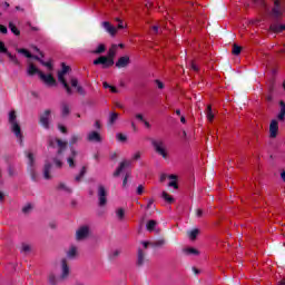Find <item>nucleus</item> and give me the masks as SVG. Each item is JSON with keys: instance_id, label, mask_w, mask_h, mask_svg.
<instances>
[{"instance_id": "obj_10", "label": "nucleus", "mask_w": 285, "mask_h": 285, "mask_svg": "<svg viewBox=\"0 0 285 285\" xmlns=\"http://www.w3.org/2000/svg\"><path fill=\"white\" fill-rule=\"evenodd\" d=\"M39 78L41 79V81H43V83H46V86H57V80L55 79L52 73L46 75L42 71L39 72Z\"/></svg>"}, {"instance_id": "obj_45", "label": "nucleus", "mask_w": 285, "mask_h": 285, "mask_svg": "<svg viewBox=\"0 0 285 285\" xmlns=\"http://www.w3.org/2000/svg\"><path fill=\"white\" fill-rule=\"evenodd\" d=\"M163 199H165V202H167V204H173V202H175V198H173V196H170L166 191H163Z\"/></svg>"}, {"instance_id": "obj_54", "label": "nucleus", "mask_w": 285, "mask_h": 285, "mask_svg": "<svg viewBox=\"0 0 285 285\" xmlns=\"http://www.w3.org/2000/svg\"><path fill=\"white\" fill-rule=\"evenodd\" d=\"M58 130H60V132H62L63 135L68 132V128H66V126L63 125H58Z\"/></svg>"}, {"instance_id": "obj_11", "label": "nucleus", "mask_w": 285, "mask_h": 285, "mask_svg": "<svg viewBox=\"0 0 285 285\" xmlns=\"http://www.w3.org/2000/svg\"><path fill=\"white\" fill-rule=\"evenodd\" d=\"M90 235V228L88 226H82L76 232L77 242H81L86 239Z\"/></svg>"}, {"instance_id": "obj_38", "label": "nucleus", "mask_w": 285, "mask_h": 285, "mask_svg": "<svg viewBox=\"0 0 285 285\" xmlns=\"http://www.w3.org/2000/svg\"><path fill=\"white\" fill-rule=\"evenodd\" d=\"M35 207L32 206V204H30V203H28L27 205H24L23 207H22V213H23V215H30V213H32V209H33Z\"/></svg>"}, {"instance_id": "obj_61", "label": "nucleus", "mask_w": 285, "mask_h": 285, "mask_svg": "<svg viewBox=\"0 0 285 285\" xmlns=\"http://www.w3.org/2000/svg\"><path fill=\"white\" fill-rule=\"evenodd\" d=\"M190 66L191 70H194L195 72H199V67H197L195 62H191Z\"/></svg>"}, {"instance_id": "obj_56", "label": "nucleus", "mask_w": 285, "mask_h": 285, "mask_svg": "<svg viewBox=\"0 0 285 285\" xmlns=\"http://www.w3.org/2000/svg\"><path fill=\"white\" fill-rule=\"evenodd\" d=\"M196 217H204V209L202 208L196 209Z\"/></svg>"}, {"instance_id": "obj_3", "label": "nucleus", "mask_w": 285, "mask_h": 285, "mask_svg": "<svg viewBox=\"0 0 285 285\" xmlns=\"http://www.w3.org/2000/svg\"><path fill=\"white\" fill-rule=\"evenodd\" d=\"M9 124L11 126V132H13L14 137L19 140L20 145H23V132H21V125L17 121V111H9Z\"/></svg>"}, {"instance_id": "obj_53", "label": "nucleus", "mask_w": 285, "mask_h": 285, "mask_svg": "<svg viewBox=\"0 0 285 285\" xmlns=\"http://www.w3.org/2000/svg\"><path fill=\"white\" fill-rule=\"evenodd\" d=\"M168 186L170 188H175L176 190H177V188H179V185L177 184V180L169 181Z\"/></svg>"}, {"instance_id": "obj_46", "label": "nucleus", "mask_w": 285, "mask_h": 285, "mask_svg": "<svg viewBox=\"0 0 285 285\" xmlns=\"http://www.w3.org/2000/svg\"><path fill=\"white\" fill-rule=\"evenodd\" d=\"M30 250H32V247H30V245L22 244L20 253H23V255H28V253H30Z\"/></svg>"}, {"instance_id": "obj_20", "label": "nucleus", "mask_w": 285, "mask_h": 285, "mask_svg": "<svg viewBox=\"0 0 285 285\" xmlns=\"http://www.w3.org/2000/svg\"><path fill=\"white\" fill-rule=\"evenodd\" d=\"M102 27L105 28V30H107V32H109V35H111V37H115V35H117V28L110 24V22H102Z\"/></svg>"}, {"instance_id": "obj_30", "label": "nucleus", "mask_w": 285, "mask_h": 285, "mask_svg": "<svg viewBox=\"0 0 285 285\" xmlns=\"http://www.w3.org/2000/svg\"><path fill=\"white\" fill-rule=\"evenodd\" d=\"M68 259H75L77 257V246H71L67 252Z\"/></svg>"}, {"instance_id": "obj_41", "label": "nucleus", "mask_w": 285, "mask_h": 285, "mask_svg": "<svg viewBox=\"0 0 285 285\" xmlns=\"http://www.w3.org/2000/svg\"><path fill=\"white\" fill-rule=\"evenodd\" d=\"M7 173H8L9 177H17V169L12 165L8 166Z\"/></svg>"}, {"instance_id": "obj_50", "label": "nucleus", "mask_w": 285, "mask_h": 285, "mask_svg": "<svg viewBox=\"0 0 285 285\" xmlns=\"http://www.w3.org/2000/svg\"><path fill=\"white\" fill-rule=\"evenodd\" d=\"M40 63L41 66H45V68H48V70H52V62L50 61H43V60H40Z\"/></svg>"}, {"instance_id": "obj_4", "label": "nucleus", "mask_w": 285, "mask_h": 285, "mask_svg": "<svg viewBox=\"0 0 285 285\" xmlns=\"http://www.w3.org/2000/svg\"><path fill=\"white\" fill-rule=\"evenodd\" d=\"M61 68L62 69L58 71V81L62 85L67 95H72V88H70V85L66 80V75H68L70 71V66H67L66 62H62Z\"/></svg>"}, {"instance_id": "obj_14", "label": "nucleus", "mask_w": 285, "mask_h": 285, "mask_svg": "<svg viewBox=\"0 0 285 285\" xmlns=\"http://www.w3.org/2000/svg\"><path fill=\"white\" fill-rule=\"evenodd\" d=\"M70 83L72 88H76L79 95L86 97V90L79 85V80L77 78H71Z\"/></svg>"}, {"instance_id": "obj_33", "label": "nucleus", "mask_w": 285, "mask_h": 285, "mask_svg": "<svg viewBox=\"0 0 285 285\" xmlns=\"http://www.w3.org/2000/svg\"><path fill=\"white\" fill-rule=\"evenodd\" d=\"M48 282L50 285H58L59 284V277L57 275L50 273L48 276Z\"/></svg>"}, {"instance_id": "obj_35", "label": "nucleus", "mask_w": 285, "mask_h": 285, "mask_svg": "<svg viewBox=\"0 0 285 285\" xmlns=\"http://www.w3.org/2000/svg\"><path fill=\"white\" fill-rule=\"evenodd\" d=\"M86 173H87V168H86V166H83V167L80 169L79 175H77V176L75 177V181H81V179H83V177H86Z\"/></svg>"}, {"instance_id": "obj_62", "label": "nucleus", "mask_w": 285, "mask_h": 285, "mask_svg": "<svg viewBox=\"0 0 285 285\" xmlns=\"http://www.w3.org/2000/svg\"><path fill=\"white\" fill-rule=\"evenodd\" d=\"M135 118L138 119V121H145L144 115L141 114H136Z\"/></svg>"}, {"instance_id": "obj_26", "label": "nucleus", "mask_w": 285, "mask_h": 285, "mask_svg": "<svg viewBox=\"0 0 285 285\" xmlns=\"http://www.w3.org/2000/svg\"><path fill=\"white\" fill-rule=\"evenodd\" d=\"M119 255H121V249H114L109 253L108 255V259L110 262H115V259H117L119 257Z\"/></svg>"}, {"instance_id": "obj_37", "label": "nucleus", "mask_w": 285, "mask_h": 285, "mask_svg": "<svg viewBox=\"0 0 285 285\" xmlns=\"http://www.w3.org/2000/svg\"><path fill=\"white\" fill-rule=\"evenodd\" d=\"M17 52L19 55H23L27 59H32V53H30L28 49L20 48V49H17Z\"/></svg>"}, {"instance_id": "obj_52", "label": "nucleus", "mask_w": 285, "mask_h": 285, "mask_svg": "<svg viewBox=\"0 0 285 285\" xmlns=\"http://www.w3.org/2000/svg\"><path fill=\"white\" fill-rule=\"evenodd\" d=\"M53 164H55L56 168H62V166H63V163L58 158H53Z\"/></svg>"}, {"instance_id": "obj_60", "label": "nucleus", "mask_w": 285, "mask_h": 285, "mask_svg": "<svg viewBox=\"0 0 285 285\" xmlns=\"http://www.w3.org/2000/svg\"><path fill=\"white\" fill-rule=\"evenodd\" d=\"M116 21H118V30H124V22L119 18Z\"/></svg>"}, {"instance_id": "obj_16", "label": "nucleus", "mask_w": 285, "mask_h": 285, "mask_svg": "<svg viewBox=\"0 0 285 285\" xmlns=\"http://www.w3.org/2000/svg\"><path fill=\"white\" fill-rule=\"evenodd\" d=\"M55 141L58 146L57 155H63L66 148H68V141H63L60 138H55Z\"/></svg>"}, {"instance_id": "obj_18", "label": "nucleus", "mask_w": 285, "mask_h": 285, "mask_svg": "<svg viewBox=\"0 0 285 285\" xmlns=\"http://www.w3.org/2000/svg\"><path fill=\"white\" fill-rule=\"evenodd\" d=\"M128 166H130V160H124L120 163L119 167L116 169V171L114 173V177H119L121 175V173H124L125 168H128Z\"/></svg>"}, {"instance_id": "obj_47", "label": "nucleus", "mask_w": 285, "mask_h": 285, "mask_svg": "<svg viewBox=\"0 0 285 285\" xmlns=\"http://www.w3.org/2000/svg\"><path fill=\"white\" fill-rule=\"evenodd\" d=\"M197 235H199V230L197 228L189 232V238L194 242V239H197Z\"/></svg>"}, {"instance_id": "obj_6", "label": "nucleus", "mask_w": 285, "mask_h": 285, "mask_svg": "<svg viewBox=\"0 0 285 285\" xmlns=\"http://www.w3.org/2000/svg\"><path fill=\"white\" fill-rule=\"evenodd\" d=\"M149 262L150 259L148 258V254L144 249L138 248L136 266L138 268H144V266H146V264H148Z\"/></svg>"}, {"instance_id": "obj_2", "label": "nucleus", "mask_w": 285, "mask_h": 285, "mask_svg": "<svg viewBox=\"0 0 285 285\" xmlns=\"http://www.w3.org/2000/svg\"><path fill=\"white\" fill-rule=\"evenodd\" d=\"M83 137L80 134H73L71 135V138L69 140L70 145V156L67 158V164L69 168H77V164L75 163V159L79 157V151L75 149V144H78V141H81Z\"/></svg>"}, {"instance_id": "obj_7", "label": "nucleus", "mask_w": 285, "mask_h": 285, "mask_svg": "<svg viewBox=\"0 0 285 285\" xmlns=\"http://www.w3.org/2000/svg\"><path fill=\"white\" fill-rule=\"evenodd\" d=\"M108 204V190L104 185L98 186V205L100 207L106 206Z\"/></svg>"}, {"instance_id": "obj_9", "label": "nucleus", "mask_w": 285, "mask_h": 285, "mask_svg": "<svg viewBox=\"0 0 285 285\" xmlns=\"http://www.w3.org/2000/svg\"><path fill=\"white\" fill-rule=\"evenodd\" d=\"M272 14L277 19L284 14V3L282 0H274V7L272 9Z\"/></svg>"}, {"instance_id": "obj_44", "label": "nucleus", "mask_w": 285, "mask_h": 285, "mask_svg": "<svg viewBox=\"0 0 285 285\" xmlns=\"http://www.w3.org/2000/svg\"><path fill=\"white\" fill-rule=\"evenodd\" d=\"M165 244H166V239L161 238V239H158V240L151 243V246L154 248H160V246H165Z\"/></svg>"}, {"instance_id": "obj_36", "label": "nucleus", "mask_w": 285, "mask_h": 285, "mask_svg": "<svg viewBox=\"0 0 285 285\" xmlns=\"http://www.w3.org/2000/svg\"><path fill=\"white\" fill-rule=\"evenodd\" d=\"M106 52V45L100 43L96 50L92 51L94 55H104Z\"/></svg>"}, {"instance_id": "obj_49", "label": "nucleus", "mask_w": 285, "mask_h": 285, "mask_svg": "<svg viewBox=\"0 0 285 285\" xmlns=\"http://www.w3.org/2000/svg\"><path fill=\"white\" fill-rule=\"evenodd\" d=\"M7 52H8V48L6 47V43H3V41L0 40V53L7 55Z\"/></svg>"}, {"instance_id": "obj_57", "label": "nucleus", "mask_w": 285, "mask_h": 285, "mask_svg": "<svg viewBox=\"0 0 285 285\" xmlns=\"http://www.w3.org/2000/svg\"><path fill=\"white\" fill-rule=\"evenodd\" d=\"M137 195H144V185L137 187Z\"/></svg>"}, {"instance_id": "obj_28", "label": "nucleus", "mask_w": 285, "mask_h": 285, "mask_svg": "<svg viewBox=\"0 0 285 285\" xmlns=\"http://www.w3.org/2000/svg\"><path fill=\"white\" fill-rule=\"evenodd\" d=\"M70 115V106L67 102L61 104V116L68 117Z\"/></svg>"}, {"instance_id": "obj_39", "label": "nucleus", "mask_w": 285, "mask_h": 285, "mask_svg": "<svg viewBox=\"0 0 285 285\" xmlns=\"http://www.w3.org/2000/svg\"><path fill=\"white\" fill-rule=\"evenodd\" d=\"M27 170H28V173L31 177V180L37 181V177H39V176L37 175V171L35 170V167H28Z\"/></svg>"}, {"instance_id": "obj_55", "label": "nucleus", "mask_w": 285, "mask_h": 285, "mask_svg": "<svg viewBox=\"0 0 285 285\" xmlns=\"http://www.w3.org/2000/svg\"><path fill=\"white\" fill-rule=\"evenodd\" d=\"M0 32L1 35H6L8 32V27L0 24Z\"/></svg>"}, {"instance_id": "obj_22", "label": "nucleus", "mask_w": 285, "mask_h": 285, "mask_svg": "<svg viewBox=\"0 0 285 285\" xmlns=\"http://www.w3.org/2000/svg\"><path fill=\"white\" fill-rule=\"evenodd\" d=\"M269 30H271L272 32H276V33H278V32H284V30H285V24L273 23V24L269 26Z\"/></svg>"}, {"instance_id": "obj_1", "label": "nucleus", "mask_w": 285, "mask_h": 285, "mask_svg": "<svg viewBox=\"0 0 285 285\" xmlns=\"http://www.w3.org/2000/svg\"><path fill=\"white\" fill-rule=\"evenodd\" d=\"M117 56V47H112L108 50L107 56H100L94 60V66H102V69L112 68L115 66V57Z\"/></svg>"}, {"instance_id": "obj_43", "label": "nucleus", "mask_w": 285, "mask_h": 285, "mask_svg": "<svg viewBox=\"0 0 285 285\" xmlns=\"http://www.w3.org/2000/svg\"><path fill=\"white\" fill-rule=\"evenodd\" d=\"M207 119L208 121L215 119V114H213V107L210 105L207 106Z\"/></svg>"}, {"instance_id": "obj_17", "label": "nucleus", "mask_w": 285, "mask_h": 285, "mask_svg": "<svg viewBox=\"0 0 285 285\" xmlns=\"http://www.w3.org/2000/svg\"><path fill=\"white\" fill-rule=\"evenodd\" d=\"M61 279H66L70 275V267L68 266V261L66 258L61 259Z\"/></svg>"}, {"instance_id": "obj_24", "label": "nucleus", "mask_w": 285, "mask_h": 285, "mask_svg": "<svg viewBox=\"0 0 285 285\" xmlns=\"http://www.w3.org/2000/svg\"><path fill=\"white\" fill-rule=\"evenodd\" d=\"M56 188L57 190H63L68 195H71L72 193V189L69 186H67L66 183H59Z\"/></svg>"}, {"instance_id": "obj_58", "label": "nucleus", "mask_w": 285, "mask_h": 285, "mask_svg": "<svg viewBox=\"0 0 285 285\" xmlns=\"http://www.w3.org/2000/svg\"><path fill=\"white\" fill-rule=\"evenodd\" d=\"M128 177H130V175H129V174H126V175H125V178H124V180H122V187H124V188H126V185L128 184Z\"/></svg>"}, {"instance_id": "obj_23", "label": "nucleus", "mask_w": 285, "mask_h": 285, "mask_svg": "<svg viewBox=\"0 0 285 285\" xmlns=\"http://www.w3.org/2000/svg\"><path fill=\"white\" fill-rule=\"evenodd\" d=\"M256 8H262L263 10H268V3L266 0H252Z\"/></svg>"}, {"instance_id": "obj_40", "label": "nucleus", "mask_w": 285, "mask_h": 285, "mask_svg": "<svg viewBox=\"0 0 285 285\" xmlns=\"http://www.w3.org/2000/svg\"><path fill=\"white\" fill-rule=\"evenodd\" d=\"M232 53L235 55V57L242 55V47L237 43H234Z\"/></svg>"}, {"instance_id": "obj_34", "label": "nucleus", "mask_w": 285, "mask_h": 285, "mask_svg": "<svg viewBox=\"0 0 285 285\" xmlns=\"http://www.w3.org/2000/svg\"><path fill=\"white\" fill-rule=\"evenodd\" d=\"M119 119V114L117 112H110L109 114V126H112L115 124V121H117Z\"/></svg>"}, {"instance_id": "obj_27", "label": "nucleus", "mask_w": 285, "mask_h": 285, "mask_svg": "<svg viewBox=\"0 0 285 285\" xmlns=\"http://www.w3.org/2000/svg\"><path fill=\"white\" fill-rule=\"evenodd\" d=\"M184 255H199V249L194 247H186L183 249Z\"/></svg>"}, {"instance_id": "obj_19", "label": "nucleus", "mask_w": 285, "mask_h": 285, "mask_svg": "<svg viewBox=\"0 0 285 285\" xmlns=\"http://www.w3.org/2000/svg\"><path fill=\"white\" fill-rule=\"evenodd\" d=\"M50 170H52V164H50V161H46L43 166L45 179H52V176L50 175Z\"/></svg>"}, {"instance_id": "obj_13", "label": "nucleus", "mask_w": 285, "mask_h": 285, "mask_svg": "<svg viewBox=\"0 0 285 285\" xmlns=\"http://www.w3.org/2000/svg\"><path fill=\"white\" fill-rule=\"evenodd\" d=\"M130 66V57L129 56H122L116 61V68H128Z\"/></svg>"}, {"instance_id": "obj_31", "label": "nucleus", "mask_w": 285, "mask_h": 285, "mask_svg": "<svg viewBox=\"0 0 285 285\" xmlns=\"http://www.w3.org/2000/svg\"><path fill=\"white\" fill-rule=\"evenodd\" d=\"M9 30H11V32L16 36L19 37L21 35V31L19 30V28H17V26L14 24V22L10 21L9 22Z\"/></svg>"}, {"instance_id": "obj_21", "label": "nucleus", "mask_w": 285, "mask_h": 285, "mask_svg": "<svg viewBox=\"0 0 285 285\" xmlns=\"http://www.w3.org/2000/svg\"><path fill=\"white\" fill-rule=\"evenodd\" d=\"M28 159V168H35V154L32 151H24Z\"/></svg>"}, {"instance_id": "obj_59", "label": "nucleus", "mask_w": 285, "mask_h": 285, "mask_svg": "<svg viewBox=\"0 0 285 285\" xmlns=\"http://www.w3.org/2000/svg\"><path fill=\"white\" fill-rule=\"evenodd\" d=\"M132 159H134V161H137V160L141 159V153H139V151L136 153V154L134 155Z\"/></svg>"}, {"instance_id": "obj_48", "label": "nucleus", "mask_w": 285, "mask_h": 285, "mask_svg": "<svg viewBox=\"0 0 285 285\" xmlns=\"http://www.w3.org/2000/svg\"><path fill=\"white\" fill-rule=\"evenodd\" d=\"M116 215H117L118 219H124V217H126V212L124 210V208H119L116 212Z\"/></svg>"}, {"instance_id": "obj_51", "label": "nucleus", "mask_w": 285, "mask_h": 285, "mask_svg": "<svg viewBox=\"0 0 285 285\" xmlns=\"http://www.w3.org/2000/svg\"><path fill=\"white\" fill-rule=\"evenodd\" d=\"M116 138L118 139V141H127L128 137L124 134H117Z\"/></svg>"}, {"instance_id": "obj_29", "label": "nucleus", "mask_w": 285, "mask_h": 285, "mask_svg": "<svg viewBox=\"0 0 285 285\" xmlns=\"http://www.w3.org/2000/svg\"><path fill=\"white\" fill-rule=\"evenodd\" d=\"M279 106H281V111L277 116V119H279V121H284V117H285V104L284 100L279 101Z\"/></svg>"}, {"instance_id": "obj_63", "label": "nucleus", "mask_w": 285, "mask_h": 285, "mask_svg": "<svg viewBox=\"0 0 285 285\" xmlns=\"http://www.w3.org/2000/svg\"><path fill=\"white\" fill-rule=\"evenodd\" d=\"M156 83H157L159 90H164V82H161L160 80H156Z\"/></svg>"}, {"instance_id": "obj_8", "label": "nucleus", "mask_w": 285, "mask_h": 285, "mask_svg": "<svg viewBox=\"0 0 285 285\" xmlns=\"http://www.w3.org/2000/svg\"><path fill=\"white\" fill-rule=\"evenodd\" d=\"M51 110L47 109L43 111V114L40 115L39 118V124L40 126H42V128H45L46 130H48V128H50V115H51Z\"/></svg>"}, {"instance_id": "obj_5", "label": "nucleus", "mask_w": 285, "mask_h": 285, "mask_svg": "<svg viewBox=\"0 0 285 285\" xmlns=\"http://www.w3.org/2000/svg\"><path fill=\"white\" fill-rule=\"evenodd\" d=\"M149 141H150L155 153H157V155H160V157H163V159H168V153L166 151V145L164 144V141L161 139L150 138Z\"/></svg>"}, {"instance_id": "obj_64", "label": "nucleus", "mask_w": 285, "mask_h": 285, "mask_svg": "<svg viewBox=\"0 0 285 285\" xmlns=\"http://www.w3.org/2000/svg\"><path fill=\"white\" fill-rule=\"evenodd\" d=\"M95 128H96L97 130H101V122H100L99 120H96V122H95Z\"/></svg>"}, {"instance_id": "obj_42", "label": "nucleus", "mask_w": 285, "mask_h": 285, "mask_svg": "<svg viewBox=\"0 0 285 285\" xmlns=\"http://www.w3.org/2000/svg\"><path fill=\"white\" fill-rule=\"evenodd\" d=\"M155 226H157V220H148L147 223V230L149 233H153V230H155Z\"/></svg>"}, {"instance_id": "obj_12", "label": "nucleus", "mask_w": 285, "mask_h": 285, "mask_svg": "<svg viewBox=\"0 0 285 285\" xmlns=\"http://www.w3.org/2000/svg\"><path fill=\"white\" fill-rule=\"evenodd\" d=\"M277 132H279V122H277V120L274 119L269 124V137H271V139H275L277 137Z\"/></svg>"}, {"instance_id": "obj_32", "label": "nucleus", "mask_w": 285, "mask_h": 285, "mask_svg": "<svg viewBox=\"0 0 285 285\" xmlns=\"http://www.w3.org/2000/svg\"><path fill=\"white\" fill-rule=\"evenodd\" d=\"M7 57L9 58V60L14 63V66H21V62L19 61V59L17 58V56L12 55L10 51H8Z\"/></svg>"}, {"instance_id": "obj_15", "label": "nucleus", "mask_w": 285, "mask_h": 285, "mask_svg": "<svg viewBox=\"0 0 285 285\" xmlns=\"http://www.w3.org/2000/svg\"><path fill=\"white\" fill-rule=\"evenodd\" d=\"M87 141H94L95 144H101V134L98 131H90L87 135Z\"/></svg>"}, {"instance_id": "obj_25", "label": "nucleus", "mask_w": 285, "mask_h": 285, "mask_svg": "<svg viewBox=\"0 0 285 285\" xmlns=\"http://www.w3.org/2000/svg\"><path fill=\"white\" fill-rule=\"evenodd\" d=\"M39 72H42L41 70H39L35 65H29V68H28V75L29 77H35V75H38L39 76Z\"/></svg>"}]
</instances>
